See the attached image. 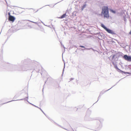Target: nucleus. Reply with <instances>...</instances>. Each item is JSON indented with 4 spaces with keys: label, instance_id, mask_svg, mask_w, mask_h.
<instances>
[{
    "label": "nucleus",
    "instance_id": "f03ea898",
    "mask_svg": "<svg viewBox=\"0 0 131 131\" xmlns=\"http://www.w3.org/2000/svg\"><path fill=\"white\" fill-rule=\"evenodd\" d=\"M101 26L104 28L108 33L111 34L113 35L116 34V33L114 31L110 29H108L103 24H101Z\"/></svg>",
    "mask_w": 131,
    "mask_h": 131
},
{
    "label": "nucleus",
    "instance_id": "6e6552de",
    "mask_svg": "<svg viewBox=\"0 0 131 131\" xmlns=\"http://www.w3.org/2000/svg\"><path fill=\"white\" fill-rule=\"evenodd\" d=\"M80 47L83 48H84L85 47L84 46H80Z\"/></svg>",
    "mask_w": 131,
    "mask_h": 131
},
{
    "label": "nucleus",
    "instance_id": "f257e3e1",
    "mask_svg": "<svg viewBox=\"0 0 131 131\" xmlns=\"http://www.w3.org/2000/svg\"><path fill=\"white\" fill-rule=\"evenodd\" d=\"M101 14L104 18L108 19L109 18L108 8L107 6H104L102 7Z\"/></svg>",
    "mask_w": 131,
    "mask_h": 131
},
{
    "label": "nucleus",
    "instance_id": "1a4fd4ad",
    "mask_svg": "<svg viewBox=\"0 0 131 131\" xmlns=\"http://www.w3.org/2000/svg\"><path fill=\"white\" fill-rule=\"evenodd\" d=\"M32 22L33 23H35V24L37 23V22H33V21H32Z\"/></svg>",
    "mask_w": 131,
    "mask_h": 131
},
{
    "label": "nucleus",
    "instance_id": "20e7f679",
    "mask_svg": "<svg viewBox=\"0 0 131 131\" xmlns=\"http://www.w3.org/2000/svg\"><path fill=\"white\" fill-rule=\"evenodd\" d=\"M123 58L125 60L127 61H131V56H128L127 55H125L124 56Z\"/></svg>",
    "mask_w": 131,
    "mask_h": 131
},
{
    "label": "nucleus",
    "instance_id": "9d476101",
    "mask_svg": "<svg viewBox=\"0 0 131 131\" xmlns=\"http://www.w3.org/2000/svg\"><path fill=\"white\" fill-rule=\"evenodd\" d=\"M126 73H128V74H129V73L128 72H127Z\"/></svg>",
    "mask_w": 131,
    "mask_h": 131
},
{
    "label": "nucleus",
    "instance_id": "39448f33",
    "mask_svg": "<svg viewBox=\"0 0 131 131\" xmlns=\"http://www.w3.org/2000/svg\"><path fill=\"white\" fill-rule=\"evenodd\" d=\"M66 15V14H63L60 17L61 18H64Z\"/></svg>",
    "mask_w": 131,
    "mask_h": 131
},
{
    "label": "nucleus",
    "instance_id": "7ed1b4c3",
    "mask_svg": "<svg viewBox=\"0 0 131 131\" xmlns=\"http://www.w3.org/2000/svg\"><path fill=\"white\" fill-rule=\"evenodd\" d=\"M8 15H9L8 19L9 20L13 22H14L15 19V17L13 16L10 15L9 13H8Z\"/></svg>",
    "mask_w": 131,
    "mask_h": 131
},
{
    "label": "nucleus",
    "instance_id": "0eeeda50",
    "mask_svg": "<svg viewBox=\"0 0 131 131\" xmlns=\"http://www.w3.org/2000/svg\"><path fill=\"white\" fill-rule=\"evenodd\" d=\"M112 12V13H115V11H114L112 10H110Z\"/></svg>",
    "mask_w": 131,
    "mask_h": 131
},
{
    "label": "nucleus",
    "instance_id": "423d86ee",
    "mask_svg": "<svg viewBox=\"0 0 131 131\" xmlns=\"http://www.w3.org/2000/svg\"><path fill=\"white\" fill-rule=\"evenodd\" d=\"M86 6V4H85L82 7V10H83L85 7Z\"/></svg>",
    "mask_w": 131,
    "mask_h": 131
}]
</instances>
